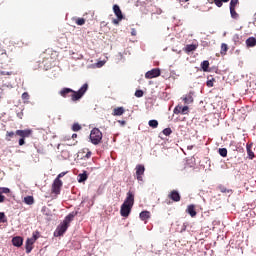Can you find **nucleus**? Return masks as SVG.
I'll use <instances>...</instances> for the list:
<instances>
[{
  "instance_id": "1",
  "label": "nucleus",
  "mask_w": 256,
  "mask_h": 256,
  "mask_svg": "<svg viewBox=\"0 0 256 256\" xmlns=\"http://www.w3.org/2000/svg\"><path fill=\"white\" fill-rule=\"evenodd\" d=\"M88 89L89 84L85 83L78 91H75L71 88H62L59 91V95L62 96L64 99H67V97H71V101H73V103H77V101L83 99V96L85 95V93H87Z\"/></svg>"
},
{
  "instance_id": "2",
  "label": "nucleus",
  "mask_w": 256,
  "mask_h": 256,
  "mask_svg": "<svg viewBox=\"0 0 256 256\" xmlns=\"http://www.w3.org/2000/svg\"><path fill=\"white\" fill-rule=\"evenodd\" d=\"M90 141L93 145H99L103 141V133L99 128H94L90 133Z\"/></svg>"
},
{
  "instance_id": "3",
  "label": "nucleus",
  "mask_w": 256,
  "mask_h": 256,
  "mask_svg": "<svg viewBox=\"0 0 256 256\" xmlns=\"http://www.w3.org/2000/svg\"><path fill=\"white\" fill-rule=\"evenodd\" d=\"M69 229V224H66L65 222H62L54 232L55 237H61L65 235V232Z\"/></svg>"
},
{
  "instance_id": "4",
  "label": "nucleus",
  "mask_w": 256,
  "mask_h": 256,
  "mask_svg": "<svg viewBox=\"0 0 256 256\" xmlns=\"http://www.w3.org/2000/svg\"><path fill=\"white\" fill-rule=\"evenodd\" d=\"M63 187V181L61 179L56 178L52 184V193L55 195H59L61 193V188Z\"/></svg>"
},
{
  "instance_id": "5",
  "label": "nucleus",
  "mask_w": 256,
  "mask_h": 256,
  "mask_svg": "<svg viewBox=\"0 0 256 256\" xmlns=\"http://www.w3.org/2000/svg\"><path fill=\"white\" fill-rule=\"evenodd\" d=\"M92 155L93 152H91L89 148H83L78 152V157L84 161H87V159H91Z\"/></svg>"
},
{
  "instance_id": "6",
  "label": "nucleus",
  "mask_w": 256,
  "mask_h": 256,
  "mask_svg": "<svg viewBox=\"0 0 256 256\" xmlns=\"http://www.w3.org/2000/svg\"><path fill=\"white\" fill-rule=\"evenodd\" d=\"M135 169L136 179H138V181H143V176L145 175V166L143 164H138Z\"/></svg>"
},
{
  "instance_id": "7",
  "label": "nucleus",
  "mask_w": 256,
  "mask_h": 256,
  "mask_svg": "<svg viewBox=\"0 0 256 256\" xmlns=\"http://www.w3.org/2000/svg\"><path fill=\"white\" fill-rule=\"evenodd\" d=\"M131 209H133V206L129 204H122L120 208V214L122 217H127L128 215H131Z\"/></svg>"
},
{
  "instance_id": "8",
  "label": "nucleus",
  "mask_w": 256,
  "mask_h": 256,
  "mask_svg": "<svg viewBox=\"0 0 256 256\" xmlns=\"http://www.w3.org/2000/svg\"><path fill=\"white\" fill-rule=\"evenodd\" d=\"M161 75V70L159 68H154L145 74L146 79H155V77H159Z\"/></svg>"
},
{
  "instance_id": "9",
  "label": "nucleus",
  "mask_w": 256,
  "mask_h": 256,
  "mask_svg": "<svg viewBox=\"0 0 256 256\" xmlns=\"http://www.w3.org/2000/svg\"><path fill=\"white\" fill-rule=\"evenodd\" d=\"M125 205H130L133 207V205H135V193H133V191H128L127 192V196L126 199L124 201Z\"/></svg>"
},
{
  "instance_id": "10",
  "label": "nucleus",
  "mask_w": 256,
  "mask_h": 256,
  "mask_svg": "<svg viewBox=\"0 0 256 256\" xmlns=\"http://www.w3.org/2000/svg\"><path fill=\"white\" fill-rule=\"evenodd\" d=\"M168 199H171V201H174V203H179L181 201V194L177 190H172L168 194Z\"/></svg>"
},
{
  "instance_id": "11",
  "label": "nucleus",
  "mask_w": 256,
  "mask_h": 256,
  "mask_svg": "<svg viewBox=\"0 0 256 256\" xmlns=\"http://www.w3.org/2000/svg\"><path fill=\"white\" fill-rule=\"evenodd\" d=\"M9 193H11V189L7 187H0V203H5V195H9Z\"/></svg>"
},
{
  "instance_id": "12",
  "label": "nucleus",
  "mask_w": 256,
  "mask_h": 256,
  "mask_svg": "<svg viewBox=\"0 0 256 256\" xmlns=\"http://www.w3.org/2000/svg\"><path fill=\"white\" fill-rule=\"evenodd\" d=\"M32 133L33 131L29 129L16 131V135H18V137H22V139H25V137H30Z\"/></svg>"
},
{
  "instance_id": "13",
  "label": "nucleus",
  "mask_w": 256,
  "mask_h": 256,
  "mask_svg": "<svg viewBox=\"0 0 256 256\" xmlns=\"http://www.w3.org/2000/svg\"><path fill=\"white\" fill-rule=\"evenodd\" d=\"M246 151L249 159H255V152H253V143H247Z\"/></svg>"
},
{
  "instance_id": "14",
  "label": "nucleus",
  "mask_w": 256,
  "mask_h": 256,
  "mask_svg": "<svg viewBox=\"0 0 256 256\" xmlns=\"http://www.w3.org/2000/svg\"><path fill=\"white\" fill-rule=\"evenodd\" d=\"M113 11H114L117 19H119V21H122V19H123V12H121V8L119 7V5L115 4L113 6Z\"/></svg>"
},
{
  "instance_id": "15",
  "label": "nucleus",
  "mask_w": 256,
  "mask_h": 256,
  "mask_svg": "<svg viewBox=\"0 0 256 256\" xmlns=\"http://www.w3.org/2000/svg\"><path fill=\"white\" fill-rule=\"evenodd\" d=\"M182 101L185 103V105L193 103V92H189L188 94L184 95L182 97Z\"/></svg>"
},
{
  "instance_id": "16",
  "label": "nucleus",
  "mask_w": 256,
  "mask_h": 256,
  "mask_svg": "<svg viewBox=\"0 0 256 256\" xmlns=\"http://www.w3.org/2000/svg\"><path fill=\"white\" fill-rule=\"evenodd\" d=\"M34 244H35V242L33 240H31L30 238H28L26 240V244H25L26 253H31V251H33Z\"/></svg>"
},
{
  "instance_id": "17",
  "label": "nucleus",
  "mask_w": 256,
  "mask_h": 256,
  "mask_svg": "<svg viewBox=\"0 0 256 256\" xmlns=\"http://www.w3.org/2000/svg\"><path fill=\"white\" fill-rule=\"evenodd\" d=\"M123 113H125V108L117 107V108L113 109L112 115L114 117H121V115H123Z\"/></svg>"
},
{
  "instance_id": "18",
  "label": "nucleus",
  "mask_w": 256,
  "mask_h": 256,
  "mask_svg": "<svg viewBox=\"0 0 256 256\" xmlns=\"http://www.w3.org/2000/svg\"><path fill=\"white\" fill-rule=\"evenodd\" d=\"M12 245L14 247H21L23 245V238L21 236H16L12 239Z\"/></svg>"
},
{
  "instance_id": "19",
  "label": "nucleus",
  "mask_w": 256,
  "mask_h": 256,
  "mask_svg": "<svg viewBox=\"0 0 256 256\" xmlns=\"http://www.w3.org/2000/svg\"><path fill=\"white\" fill-rule=\"evenodd\" d=\"M186 213H189L190 217H197V211L195 205H189L186 209Z\"/></svg>"
},
{
  "instance_id": "20",
  "label": "nucleus",
  "mask_w": 256,
  "mask_h": 256,
  "mask_svg": "<svg viewBox=\"0 0 256 256\" xmlns=\"http://www.w3.org/2000/svg\"><path fill=\"white\" fill-rule=\"evenodd\" d=\"M141 221H147L148 219H151V212L149 211H142L139 215Z\"/></svg>"
},
{
  "instance_id": "21",
  "label": "nucleus",
  "mask_w": 256,
  "mask_h": 256,
  "mask_svg": "<svg viewBox=\"0 0 256 256\" xmlns=\"http://www.w3.org/2000/svg\"><path fill=\"white\" fill-rule=\"evenodd\" d=\"M87 179H89L87 171H84L82 174L78 175V183H84V181H87Z\"/></svg>"
},
{
  "instance_id": "22",
  "label": "nucleus",
  "mask_w": 256,
  "mask_h": 256,
  "mask_svg": "<svg viewBox=\"0 0 256 256\" xmlns=\"http://www.w3.org/2000/svg\"><path fill=\"white\" fill-rule=\"evenodd\" d=\"M196 50H197V45H195V44H188V45H186L185 48H184V51H185L187 54L191 53L192 51H196Z\"/></svg>"
},
{
  "instance_id": "23",
  "label": "nucleus",
  "mask_w": 256,
  "mask_h": 256,
  "mask_svg": "<svg viewBox=\"0 0 256 256\" xmlns=\"http://www.w3.org/2000/svg\"><path fill=\"white\" fill-rule=\"evenodd\" d=\"M75 215H77V213H70L68 214L65 219L63 220L64 223H66L69 226V223H71V221H73V219H75Z\"/></svg>"
},
{
  "instance_id": "24",
  "label": "nucleus",
  "mask_w": 256,
  "mask_h": 256,
  "mask_svg": "<svg viewBox=\"0 0 256 256\" xmlns=\"http://www.w3.org/2000/svg\"><path fill=\"white\" fill-rule=\"evenodd\" d=\"M247 47H255L256 46V38L255 37H249L246 40Z\"/></svg>"
},
{
  "instance_id": "25",
  "label": "nucleus",
  "mask_w": 256,
  "mask_h": 256,
  "mask_svg": "<svg viewBox=\"0 0 256 256\" xmlns=\"http://www.w3.org/2000/svg\"><path fill=\"white\" fill-rule=\"evenodd\" d=\"M24 203L26 205H33V203H35V199L33 198V196H26L24 197Z\"/></svg>"
},
{
  "instance_id": "26",
  "label": "nucleus",
  "mask_w": 256,
  "mask_h": 256,
  "mask_svg": "<svg viewBox=\"0 0 256 256\" xmlns=\"http://www.w3.org/2000/svg\"><path fill=\"white\" fill-rule=\"evenodd\" d=\"M201 69L207 73V71H209V61L208 60H204L202 63H201Z\"/></svg>"
},
{
  "instance_id": "27",
  "label": "nucleus",
  "mask_w": 256,
  "mask_h": 256,
  "mask_svg": "<svg viewBox=\"0 0 256 256\" xmlns=\"http://www.w3.org/2000/svg\"><path fill=\"white\" fill-rule=\"evenodd\" d=\"M148 125L149 127H152V129H157V127H159V122L157 120H150Z\"/></svg>"
},
{
  "instance_id": "28",
  "label": "nucleus",
  "mask_w": 256,
  "mask_h": 256,
  "mask_svg": "<svg viewBox=\"0 0 256 256\" xmlns=\"http://www.w3.org/2000/svg\"><path fill=\"white\" fill-rule=\"evenodd\" d=\"M231 151H239V146L237 145V142L231 141L229 145Z\"/></svg>"
},
{
  "instance_id": "29",
  "label": "nucleus",
  "mask_w": 256,
  "mask_h": 256,
  "mask_svg": "<svg viewBox=\"0 0 256 256\" xmlns=\"http://www.w3.org/2000/svg\"><path fill=\"white\" fill-rule=\"evenodd\" d=\"M15 135H16V132H13V131H11V132H9V131H7L6 132V141H11V139H13V137H15Z\"/></svg>"
},
{
  "instance_id": "30",
  "label": "nucleus",
  "mask_w": 256,
  "mask_h": 256,
  "mask_svg": "<svg viewBox=\"0 0 256 256\" xmlns=\"http://www.w3.org/2000/svg\"><path fill=\"white\" fill-rule=\"evenodd\" d=\"M230 14H231L232 19H239V14L235 10V8H230Z\"/></svg>"
},
{
  "instance_id": "31",
  "label": "nucleus",
  "mask_w": 256,
  "mask_h": 256,
  "mask_svg": "<svg viewBox=\"0 0 256 256\" xmlns=\"http://www.w3.org/2000/svg\"><path fill=\"white\" fill-rule=\"evenodd\" d=\"M227 51H229V47L227 46V44L222 43L221 51H220L221 55H225L227 53Z\"/></svg>"
},
{
  "instance_id": "32",
  "label": "nucleus",
  "mask_w": 256,
  "mask_h": 256,
  "mask_svg": "<svg viewBox=\"0 0 256 256\" xmlns=\"http://www.w3.org/2000/svg\"><path fill=\"white\" fill-rule=\"evenodd\" d=\"M218 153L221 157H227V148H219Z\"/></svg>"
},
{
  "instance_id": "33",
  "label": "nucleus",
  "mask_w": 256,
  "mask_h": 256,
  "mask_svg": "<svg viewBox=\"0 0 256 256\" xmlns=\"http://www.w3.org/2000/svg\"><path fill=\"white\" fill-rule=\"evenodd\" d=\"M0 59H7V51L0 47Z\"/></svg>"
},
{
  "instance_id": "34",
  "label": "nucleus",
  "mask_w": 256,
  "mask_h": 256,
  "mask_svg": "<svg viewBox=\"0 0 256 256\" xmlns=\"http://www.w3.org/2000/svg\"><path fill=\"white\" fill-rule=\"evenodd\" d=\"M239 5V0L230 1V9H235Z\"/></svg>"
},
{
  "instance_id": "35",
  "label": "nucleus",
  "mask_w": 256,
  "mask_h": 256,
  "mask_svg": "<svg viewBox=\"0 0 256 256\" xmlns=\"http://www.w3.org/2000/svg\"><path fill=\"white\" fill-rule=\"evenodd\" d=\"M163 135H165L166 137H169V135H171V133H173V130H171V128H165L162 131Z\"/></svg>"
},
{
  "instance_id": "36",
  "label": "nucleus",
  "mask_w": 256,
  "mask_h": 256,
  "mask_svg": "<svg viewBox=\"0 0 256 256\" xmlns=\"http://www.w3.org/2000/svg\"><path fill=\"white\" fill-rule=\"evenodd\" d=\"M76 25H83L85 23V18H76L75 19Z\"/></svg>"
},
{
  "instance_id": "37",
  "label": "nucleus",
  "mask_w": 256,
  "mask_h": 256,
  "mask_svg": "<svg viewBox=\"0 0 256 256\" xmlns=\"http://www.w3.org/2000/svg\"><path fill=\"white\" fill-rule=\"evenodd\" d=\"M179 113L182 114V106L178 105L174 108V114L179 115Z\"/></svg>"
},
{
  "instance_id": "38",
  "label": "nucleus",
  "mask_w": 256,
  "mask_h": 256,
  "mask_svg": "<svg viewBox=\"0 0 256 256\" xmlns=\"http://www.w3.org/2000/svg\"><path fill=\"white\" fill-rule=\"evenodd\" d=\"M72 131H81V126L79 125V123H74L72 125Z\"/></svg>"
},
{
  "instance_id": "39",
  "label": "nucleus",
  "mask_w": 256,
  "mask_h": 256,
  "mask_svg": "<svg viewBox=\"0 0 256 256\" xmlns=\"http://www.w3.org/2000/svg\"><path fill=\"white\" fill-rule=\"evenodd\" d=\"M213 83H215V78L208 79L206 85L207 87H213Z\"/></svg>"
},
{
  "instance_id": "40",
  "label": "nucleus",
  "mask_w": 256,
  "mask_h": 256,
  "mask_svg": "<svg viewBox=\"0 0 256 256\" xmlns=\"http://www.w3.org/2000/svg\"><path fill=\"white\" fill-rule=\"evenodd\" d=\"M0 223H7V219L5 218V213L0 212Z\"/></svg>"
},
{
  "instance_id": "41",
  "label": "nucleus",
  "mask_w": 256,
  "mask_h": 256,
  "mask_svg": "<svg viewBox=\"0 0 256 256\" xmlns=\"http://www.w3.org/2000/svg\"><path fill=\"white\" fill-rule=\"evenodd\" d=\"M213 3L216 5V7H223L222 0H213Z\"/></svg>"
},
{
  "instance_id": "42",
  "label": "nucleus",
  "mask_w": 256,
  "mask_h": 256,
  "mask_svg": "<svg viewBox=\"0 0 256 256\" xmlns=\"http://www.w3.org/2000/svg\"><path fill=\"white\" fill-rule=\"evenodd\" d=\"M39 238V232H34L32 237L30 238L31 240H33L34 242L37 241Z\"/></svg>"
},
{
  "instance_id": "43",
  "label": "nucleus",
  "mask_w": 256,
  "mask_h": 256,
  "mask_svg": "<svg viewBox=\"0 0 256 256\" xmlns=\"http://www.w3.org/2000/svg\"><path fill=\"white\" fill-rule=\"evenodd\" d=\"M22 99H23V101H29V93L24 92V93L22 94Z\"/></svg>"
},
{
  "instance_id": "44",
  "label": "nucleus",
  "mask_w": 256,
  "mask_h": 256,
  "mask_svg": "<svg viewBox=\"0 0 256 256\" xmlns=\"http://www.w3.org/2000/svg\"><path fill=\"white\" fill-rule=\"evenodd\" d=\"M135 97H143V90H136Z\"/></svg>"
},
{
  "instance_id": "45",
  "label": "nucleus",
  "mask_w": 256,
  "mask_h": 256,
  "mask_svg": "<svg viewBox=\"0 0 256 256\" xmlns=\"http://www.w3.org/2000/svg\"><path fill=\"white\" fill-rule=\"evenodd\" d=\"M187 111H189V106H182V115H187Z\"/></svg>"
},
{
  "instance_id": "46",
  "label": "nucleus",
  "mask_w": 256,
  "mask_h": 256,
  "mask_svg": "<svg viewBox=\"0 0 256 256\" xmlns=\"http://www.w3.org/2000/svg\"><path fill=\"white\" fill-rule=\"evenodd\" d=\"M219 190L221 193H229V190L225 186H219Z\"/></svg>"
},
{
  "instance_id": "47",
  "label": "nucleus",
  "mask_w": 256,
  "mask_h": 256,
  "mask_svg": "<svg viewBox=\"0 0 256 256\" xmlns=\"http://www.w3.org/2000/svg\"><path fill=\"white\" fill-rule=\"evenodd\" d=\"M65 175H67V172H61L56 179H61V177H65Z\"/></svg>"
},
{
  "instance_id": "48",
  "label": "nucleus",
  "mask_w": 256,
  "mask_h": 256,
  "mask_svg": "<svg viewBox=\"0 0 256 256\" xmlns=\"http://www.w3.org/2000/svg\"><path fill=\"white\" fill-rule=\"evenodd\" d=\"M19 145H20V146L25 145V138H20V139H19Z\"/></svg>"
},
{
  "instance_id": "49",
  "label": "nucleus",
  "mask_w": 256,
  "mask_h": 256,
  "mask_svg": "<svg viewBox=\"0 0 256 256\" xmlns=\"http://www.w3.org/2000/svg\"><path fill=\"white\" fill-rule=\"evenodd\" d=\"M131 35H132L133 37H135V35H137V30H136L135 28H132V29H131Z\"/></svg>"
},
{
  "instance_id": "50",
  "label": "nucleus",
  "mask_w": 256,
  "mask_h": 256,
  "mask_svg": "<svg viewBox=\"0 0 256 256\" xmlns=\"http://www.w3.org/2000/svg\"><path fill=\"white\" fill-rule=\"evenodd\" d=\"M119 21H121V20H119V18L113 19L112 23H113L114 25H119Z\"/></svg>"
},
{
  "instance_id": "51",
  "label": "nucleus",
  "mask_w": 256,
  "mask_h": 256,
  "mask_svg": "<svg viewBox=\"0 0 256 256\" xmlns=\"http://www.w3.org/2000/svg\"><path fill=\"white\" fill-rule=\"evenodd\" d=\"M118 123H120L121 125H125L127 122L125 120H119Z\"/></svg>"
},
{
  "instance_id": "52",
  "label": "nucleus",
  "mask_w": 256,
  "mask_h": 256,
  "mask_svg": "<svg viewBox=\"0 0 256 256\" xmlns=\"http://www.w3.org/2000/svg\"><path fill=\"white\" fill-rule=\"evenodd\" d=\"M72 139H77V134H72Z\"/></svg>"
},
{
  "instance_id": "53",
  "label": "nucleus",
  "mask_w": 256,
  "mask_h": 256,
  "mask_svg": "<svg viewBox=\"0 0 256 256\" xmlns=\"http://www.w3.org/2000/svg\"><path fill=\"white\" fill-rule=\"evenodd\" d=\"M222 3H229V0H222Z\"/></svg>"
},
{
  "instance_id": "54",
  "label": "nucleus",
  "mask_w": 256,
  "mask_h": 256,
  "mask_svg": "<svg viewBox=\"0 0 256 256\" xmlns=\"http://www.w3.org/2000/svg\"><path fill=\"white\" fill-rule=\"evenodd\" d=\"M44 209H45V207H44V208H42V211H44Z\"/></svg>"
},
{
  "instance_id": "55",
  "label": "nucleus",
  "mask_w": 256,
  "mask_h": 256,
  "mask_svg": "<svg viewBox=\"0 0 256 256\" xmlns=\"http://www.w3.org/2000/svg\"><path fill=\"white\" fill-rule=\"evenodd\" d=\"M44 209H45V207H44V208H42V211H44Z\"/></svg>"
},
{
  "instance_id": "56",
  "label": "nucleus",
  "mask_w": 256,
  "mask_h": 256,
  "mask_svg": "<svg viewBox=\"0 0 256 256\" xmlns=\"http://www.w3.org/2000/svg\"><path fill=\"white\" fill-rule=\"evenodd\" d=\"M186 2L189 1V0H185Z\"/></svg>"
}]
</instances>
